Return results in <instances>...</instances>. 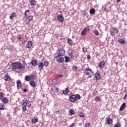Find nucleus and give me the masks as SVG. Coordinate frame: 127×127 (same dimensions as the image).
Masks as SVG:
<instances>
[{"label": "nucleus", "mask_w": 127, "mask_h": 127, "mask_svg": "<svg viewBox=\"0 0 127 127\" xmlns=\"http://www.w3.org/2000/svg\"><path fill=\"white\" fill-rule=\"evenodd\" d=\"M12 69L14 70H20V69H25V67L23 66L22 64L20 62H15L12 64Z\"/></svg>", "instance_id": "nucleus-1"}, {"label": "nucleus", "mask_w": 127, "mask_h": 127, "mask_svg": "<svg viewBox=\"0 0 127 127\" xmlns=\"http://www.w3.org/2000/svg\"><path fill=\"white\" fill-rule=\"evenodd\" d=\"M26 107H28V108H30L31 107V102L26 100L23 102L22 104V109L23 112H26V111H27Z\"/></svg>", "instance_id": "nucleus-2"}, {"label": "nucleus", "mask_w": 127, "mask_h": 127, "mask_svg": "<svg viewBox=\"0 0 127 127\" xmlns=\"http://www.w3.org/2000/svg\"><path fill=\"white\" fill-rule=\"evenodd\" d=\"M85 75H86L88 78H91L94 75V71L90 67H87L84 72Z\"/></svg>", "instance_id": "nucleus-3"}, {"label": "nucleus", "mask_w": 127, "mask_h": 127, "mask_svg": "<svg viewBox=\"0 0 127 127\" xmlns=\"http://www.w3.org/2000/svg\"><path fill=\"white\" fill-rule=\"evenodd\" d=\"M80 99H81V96L79 94L72 95L69 97V101L71 103H74V102H76V101L80 100Z\"/></svg>", "instance_id": "nucleus-4"}, {"label": "nucleus", "mask_w": 127, "mask_h": 127, "mask_svg": "<svg viewBox=\"0 0 127 127\" xmlns=\"http://www.w3.org/2000/svg\"><path fill=\"white\" fill-rule=\"evenodd\" d=\"M25 80H35V75H26L25 76Z\"/></svg>", "instance_id": "nucleus-5"}, {"label": "nucleus", "mask_w": 127, "mask_h": 127, "mask_svg": "<svg viewBox=\"0 0 127 127\" xmlns=\"http://www.w3.org/2000/svg\"><path fill=\"white\" fill-rule=\"evenodd\" d=\"M55 58H56L57 61L58 62H63L64 61V58L62 56H59V55H58Z\"/></svg>", "instance_id": "nucleus-6"}, {"label": "nucleus", "mask_w": 127, "mask_h": 127, "mask_svg": "<svg viewBox=\"0 0 127 127\" xmlns=\"http://www.w3.org/2000/svg\"><path fill=\"white\" fill-rule=\"evenodd\" d=\"M57 19L58 21H59L60 22H63L64 21V17L61 14H59L58 15Z\"/></svg>", "instance_id": "nucleus-7"}, {"label": "nucleus", "mask_w": 127, "mask_h": 127, "mask_svg": "<svg viewBox=\"0 0 127 127\" xmlns=\"http://www.w3.org/2000/svg\"><path fill=\"white\" fill-rule=\"evenodd\" d=\"M59 53L58 54V55L59 56H64L65 55V50L64 49L62 48L59 51Z\"/></svg>", "instance_id": "nucleus-8"}, {"label": "nucleus", "mask_w": 127, "mask_h": 127, "mask_svg": "<svg viewBox=\"0 0 127 127\" xmlns=\"http://www.w3.org/2000/svg\"><path fill=\"white\" fill-rule=\"evenodd\" d=\"M95 77L96 80H100L101 79V73L98 70L95 73Z\"/></svg>", "instance_id": "nucleus-9"}, {"label": "nucleus", "mask_w": 127, "mask_h": 127, "mask_svg": "<svg viewBox=\"0 0 127 127\" xmlns=\"http://www.w3.org/2000/svg\"><path fill=\"white\" fill-rule=\"evenodd\" d=\"M38 70H39V71H41V70L43 69V67H44V64L43 63L41 62L38 64Z\"/></svg>", "instance_id": "nucleus-10"}, {"label": "nucleus", "mask_w": 127, "mask_h": 127, "mask_svg": "<svg viewBox=\"0 0 127 127\" xmlns=\"http://www.w3.org/2000/svg\"><path fill=\"white\" fill-rule=\"evenodd\" d=\"M51 91L54 93H58L59 91V88H58L57 87L54 86L51 88Z\"/></svg>", "instance_id": "nucleus-11"}, {"label": "nucleus", "mask_w": 127, "mask_h": 127, "mask_svg": "<svg viewBox=\"0 0 127 127\" xmlns=\"http://www.w3.org/2000/svg\"><path fill=\"white\" fill-rule=\"evenodd\" d=\"M1 101L3 104H8L9 100L7 97H3Z\"/></svg>", "instance_id": "nucleus-12"}, {"label": "nucleus", "mask_w": 127, "mask_h": 127, "mask_svg": "<svg viewBox=\"0 0 127 127\" xmlns=\"http://www.w3.org/2000/svg\"><path fill=\"white\" fill-rule=\"evenodd\" d=\"M113 119H111L110 118H108L106 120V123L107 125H113Z\"/></svg>", "instance_id": "nucleus-13"}, {"label": "nucleus", "mask_w": 127, "mask_h": 127, "mask_svg": "<svg viewBox=\"0 0 127 127\" xmlns=\"http://www.w3.org/2000/svg\"><path fill=\"white\" fill-rule=\"evenodd\" d=\"M32 41H28L26 45L27 48L30 49L32 47Z\"/></svg>", "instance_id": "nucleus-14"}, {"label": "nucleus", "mask_w": 127, "mask_h": 127, "mask_svg": "<svg viewBox=\"0 0 127 127\" xmlns=\"http://www.w3.org/2000/svg\"><path fill=\"white\" fill-rule=\"evenodd\" d=\"M22 86V83H21V81L20 80H18L17 81V88L19 90L20 88H21V86Z\"/></svg>", "instance_id": "nucleus-15"}, {"label": "nucleus", "mask_w": 127, "mask_h": 127, "mask_svg": "<svg viewBox=\"0 0 127 127\" xmlns=\"http://www.w3.org/2000/svg\"><path fill=\"white\" fill-rule=\"evenodd\" d=\"M126 106H127V104H126V103H124L122 104V105L120 107V112L123 111V110L126 108Z\"/></svg>", "instance_id": "nucleus-16"}, {"label": "nucleus", "mask_w": 127, "mask_h": 127, "mask_svg": "<svg viewBox=\"0 0 127 127\" xmlns=\"http://www.w3.org/2000/svg\"><path fill=\"white\" fill-rule=\"evenodd\" d=\"M67 43L68 45L72 46V45H73V44H74V42H73V40H72V39L69 38L67 39Z\"/></svg>", "instance_id": "nucleus-17"}, {"label": "nucleus", "mask_w": 127, "mask_h": 127, "mask_svg": "<svg viewBox=\"0 0 127 127\" xmlns=\"http://www.w3.org/2000/svg\"><path fill=\"white\" fill-rule=\"evenodd\" d=\"M37 63H38L37 60H32L31 62V64L33 66H37Z\"/></svg>", "instance_id": "nucleus-18"}, {"label": "nucleus", "mask_w": 127, "mask_h": 127, "mask_svg": "<svg viewBox=\"0 0 127 127\" xmlns=\"http://www.w3.org/2000/svg\"><path fill=\"white\" fill-rule=\"evenodd\" d=\"M29 1L31 5H34L36 4V1L35 0H29Z\"/></svg>", "instance_id": "nucleus-19"}, {"label": "nucleus", "mask_w": 127, "mask_h": 127, "mask_svg": "<svg viewBox=\"0 0 127 127\" xmlns=\"http://www.w3.org/2000/svg\"><path fill=\"white\" fill-rule=\"evenodd\" d=\"M3 79L4 80H10V77H9L8 74L7 73L5 76H3Z\"/></svg>", "instance_id": "nucleus-20"}, {"label": "nucleus", "mask_w": 127, "mask_h": 127, "mask_svg": "<svg viewBox=\"0 0 127 127\" xmlns=\"http://www.w3.org/2000/svg\"><path fill=\"white\" fill-rule=\"evenodd\" d=\"M104 65H105V62L104 61H100L99 63V67L100 68H103Z\"/></svg>", "instance_id": "nucleus-21"}, {"label": "nucleus", "mask_w": 127, "mask_h": 127, "mask_svg": "<svg viewBox=\"0 0 127 127\" xmlns=\"http://www.w3.org/2000/svg\"><path fill=\"white\" fill-rule=\"evenodd\" d=\"M87 34V28H84L83 30L81 32V34L82 35H85Z\"/></svg>", "instance_id": "nucleus-22"}, {"label": "nucleus", "mask_w": 127, "mask_h": 127, "mask_svg": "<svg viewBox=\"0 0 127 127\" xmlns=\"http://www.w3.org/2000/svg\"><path fill=\"white\" fill-rule=\"evenodd\" d=\"M111 29L112 30H114L116 33H119V29L118 28H116L115 26H112Z\"/></svg>", "instance_id": "nucleus-23"}, {"label": "nucleus", "mask_w": 127, "mask_h": 127, "mask_svg": "<svg viewBox=\"0 0 127 127\" xmlns=\"http://www.w3.org/2000/svg\"><path fill=\"white\" fill-rule=\"evenodd\" d=\"M63 93L64 95H67L68 93H69V88H66L64 90H63Z\"/></svg>", "instance_id": "nucleus-24"}, {"label": "nucleus", "mask_w": 127, "mask_h": 127, "mask_svg": "<svg viewBox=\"0 0 127 127\" xmlns=\"http://www.w3.org/2000/svg\"><path fill=\"white\" fill-rule=\"evenodd\" d=\"M118 41V42H119V43H121V44H125V43H126V42H125V40L124 39H119Z\"/></svg>", "instance_id": "nucleus-25"}, {"label": "nucleus", "mask_w": 127, "mask_h": 127, "mask_svg": "<svg viewBox=\"0 0 127 127\" xmlns=\"http://www.w3.org/2000/svg\"><path fill=\"white\" fill-rule=\"evenodd\" d=\"M16 13H11V15L9 16V19L11 20L13 19V17H14V16H16Z\"/></svg>", "instance_id": "nucleus-26"}, {"label": "nucleus", "mask_w": 127, "mask_h": 127, "mask_svg": "<svg viewBox=\"0 0 127 127\" xmlns=\"http://www.w3.org/2000/svg\"><path fill=\"white\" fill-rule=\"evenodd\" d=\"M68 114L69 116H72V115H74L75 114V111H74V110L70 109V111L68 112Z\"/></svg>", "instance_id": "nucleus-27"}, {"label": "nucleus", "mask_w": 127, "mask_h": 127, "mask_svg": "<svg viewBox=\"0 0 127 127\" xmlns=\"http://www.w3.org/2000/svg\"><path fill=\"white\" fill-rule=\"evenodd\" d=\"M30 85H31L32 87H35V85H36L35 82H34V81L33 80H31L30 82Z\"/></svg>", "instance_id": "nucleus-28"}, {"label": "nucleus", "mask_w": 127, "mask_h": 127, "mask_svg": "<svg viewBox=\"0 0 127 127\" xmlns=\"http://www.w3.org/2000/svg\"><path fill=\"white\" fill-rule=\"evenodd\" d=\"M89 12H90V14H94V13H95V12H96V10H95V9H94V8H91L90 9Z\"/></svg>", "instance_id": "nucleus-29"}, {"label": "nucleus", "mask_w": 127, "mask_h": 127, "mask_svg": "<svg viewBox=\"0 0 127 127\" xmlns=\"http://www.w3.org/2000/svg\"><path fill=\"white\" fill-rule=\"evenodd\" d=\"M95 102H101V98L99 96H97L94 98Z\"/></svg>", "instance_id": "nucleus-30"}, {"label": "nucleus", "mask_w": 127, "mask_h": 127, "mask_svg": "<svg viewBox=\"0 0 127 127\" xmlns=\"http://www.w3.org/2000/svg\"><path fill=\"white\" fill-rule=\"evenodd\" d=\"M38 122V119H32V124H36Z\"/></svg>", "instance_id": "nucleus-31"}, {"label": "nucleus", "mask_w": 127, "mask_h": 127, "mask_svg": "<svg viewBox=\"0 0 127 127\" xmlns=\"http://www.w3.org/2000/svg\"><path fill=\"white\" fill-rule=\"evenodd\" d=\"M0 110L1 111H3L4 110V107H3V105L2 104L0 103Z\"/></svg>", "instance_id": "nucleus-32"}, {"label": "nucleus", "mask_w": 127, "mask_h": 127, "mask_svg": "<svg viewBox=\"0 0 127 127\" xmlns=\"http://www.w3.org/2000/svg\"><path fill=\"white\" fill-rule=\"evenodd\" d=\"M110 35H111V36H115V35H116V32L114 31H110Z\"/></svg>", "instance_id": "nucleus-33"}, {"label": "nucleus", "mask_w": 127, "mask_h": 127, "mask_svg": "<svg viewBox=\"0 0 127 127\" xmlns=\"http://www.w3.org/2000/svg\"><path fill=\"white\" fill-rule=\"evenodd\" d=\"M64 58L65 62L67 63L69 62V61H70V58H69V57H65Z\"/></svg>", "instance_id": "nucleus-34"}, {"label": "nucleus", "mask_w": 127, "mask_h": 127, "mask_svg": "<svg viewBox=\"0 0 127 127\" xmlns=\"http://www.w3.org/2000/svg\"><path fill=\"white\" fill-rule=\"evenodd\" d=\"M49 65V62L47 61H45L44 63V65L46 67H47V66H48Z\"/></svg>", "instance_id": "nucleus-35"}, {"label": "nucleus", "mask_w": 127, "mask_h": 127, "mask_svg": "<svg viewBox=\"0 0 127 127\" xmlns=\"http://www.w3.org/2000/svg\"><path fill=\"white\" fill-rule=\"evenodd\" d=\"M27 18L28 19H29V21H30V20H32V19H33V16L32 15H30L28 16Z\"/></svg>", "instance_id": "nucleus-36"}, {"label": "nucleus", "mask_w": 127, "mask_h": 127, "mask_svg": "<svg viewBox=\"0 0 127 127\" xmlns=\"http://www.w3.org/2000/svg\"><path fill=\"white\" fill-rule=\"evenodd\" d=\"M79 117L80 118H84L85 117V114H84L83 113L81 112L79 114Z\"/></svg>", "instance_id": "nucleus-37"}, {"label": "nucleus", "mask_w": 127, "mask_h": 127, "mask_svg": "<svg viewBox=\"0 0 127 127\" xmlns=\"http://www.w3.org/2000/svg\"><path fill=\"white\" fill-rule=\"evenodd\" d=\"M85 127H92V126H91V124L89 123H86L85 125Z\"/></svg>", "instance_id": "nucleus-38"}, {"label": "nucleus", "mask_w": 127, "mask_h": 127, "mask_svg": "<svg viewBox=\"0 0 127 127\" xmlns=\"http://www.w3.org/2000/svg\"><path fill=\"white\" fill-rule=\"evenodd\" d=\"M121 123H117L115 126L114 127H121Z\"/></svg>", "instance_id": "nucleus-39"}, {"label": "nucleus", "mask_w": 127, "mask_h": 127, "mask_svg": "<svg viewBox=\"0 0 127 127\" xmlns=\"http://www.w3.org/2000/svg\"><path fill=\"white\" fill-rule=\"evenodd\" d=\"M82 51H83V52H84V53H86V52H87V48H83Z\"/></svg>", "instance_id": "nucleus-40"}, {"label": "nucleus", "mask_w": 127, "mask_h": 127, "mask_svg": "<svg viewBox=\"0 0 127 127\" xmlns=\"http://www.w3.org/2000/svg\"><path fill=\"white\" fill-rule=\"evenodd\" d=\"M27 12H29V10H27L25 12V16L26 17H27V14L26 13Z\"/></svg>", "instance_id": "nucleus-41"}, {"label": "nucleus", "mask_w": 127, "mask_h": 127, "mask_svg": "<svg viewBox=\"0 0 127 127\" xmlns=\"http://www.w3.org/2000/svg\"><path fill=\"white\" fill-rule=\"evenodd\" d=\"M94 34H95V35H99V34H100L99 33V32H98V31H95L94 32Z\"/></svg>", "instance_id": "nucleus-42"}, {"label": "nucleus", "mask_w": 127, "mask_h": 127, "mask_svg": "<svg viewBox=\"0 0 127 127\" xmlns=\"http://www.w3.org/2000/svg\"><path fill=\"white\" fill-rule=\"evenodd\" d=\"M72 69H73V70H77L78 69V67H77V66H73L72 67Z\"/></svg>", "instance_id": "nucleus-43"}, {"label": "nucleus", "mask_w": 127, "mask_h": 127, "mask_svg": "<svg viewBox=\"0 0 127 127\" xmlns=\"http://www.w3.org/2000/svg\"><path fill=\"white\" fill-rule=\"evenodd\" d=\"M69 57L72 58V57H73V53H69Z\"/></svg>", "instance_id": "nucleus-44"}, {"label": "nucleus", "mask_w": 127, "mask_h": 127, "mask_svg": "<svg viewBox=\"0 0 127 127\" xmlns=\"http://www.w3.org/2000/svg\"><path fill=\"white\" fill-rule=\"evenodd\" d=\"M124 100H127V93L124 95Z\"/></svg>", "instance_id": "nucleus-45"}, {"label": "nucleus", "mask_w": 127, "mask_h": 127, "mask_svg": "<svg viewBox=\"0 0 127 127\" xmlns=\"http://www.w3.org/2000/svg\"><path fill=\"white\" fill-rule=\"evenodd\" d=\"M3 98V94L2 93L0 94V99H2Z\"/></svg>", "instance_id": "nucleus-46"}, {"label": "nucleus", "mask_w": 127, "mask_h": 127, "mask_svg": "<svg viewBox=\"0 0 127 127\" xmlns=\"http://www.w3.org/2000/svg\"><path fill=\"white\" fill-rule=\"evenodd\" d=\"M87 58L88 60L91 59V56L90 55H87Z\"/></svg>", "instance_id": "nucleus-47"}, {"label": "nucleus", "mask_w": 127, "mask_h": 127, "mask_svg": "<svg viewBox=\"0 0 127 127\" xmlns=\"http://www.w3.org/2000/svg\"><path fill=\"white\" fill-rule=\"evenodd\" d=\"M23 92H24V93H26L27 92V89H24L23 90Z\"/></svg>", "instance_id": "nucleus-48"}, {"label": "nucleus", "mask_w": 127, "mask_h": 127, "mask_svg": "<svg viewBox=\"0 0 127 127\" xmlns=\"http://www.w3.org/2000/svg\"><path fill=\"white\" fill-rule=\"evenodd\" d=\"M75 125V123H72V124L70 125L69 127H74V125Z\"/></svg>", "instance_id": "nucleus-49"}, {"label": "nucleus", "mask_w": 127, "mask_h": 127, "mask_svg": "<svg viewBox=\"0 0 127 127\" xmlns=\"http://www.w3.org/2000/svg\"><path fill=\"white\" fill-rule=\"evenodd\" d=\"M63 75L62 74H60L58 75V77H59L60 78H61Z\"/></svg>", "instance_id": "nucleus-50"}, {"label": "nucleus", "mask_w": 127, "mask_h": 127, "mask_svg": "<svg viewBox=\"0 0 127 127\" xmlns=\"http://www.w3.org/2000/svg\"><path fill=\"white\" fill-rule=\"evenodd\" d=\"M79 126H80V127H81V126H83V124L82 123H79Z\"/></svg>", "instance_id": "nucleus-51"}, {"label": "nucleus", "mask_w": 127, "mask_h": 127, "mask_svg": "<svg viewBox=\"0 0 127 127\" xmlns=\"http://www.w3.org/2000/svg\"><path fill=\"white\" fill-rule=\"evenodd\" d=\"M58 78H54V79H53V80H58Z\"/></svg>", "instance_id": "nucleus-52"}, {"label": "nucleus", "mask_w": 127, "mask_h": 127, "mask_svg": "<svg viewBox=\"0 0 127 127\" xmlns=\"http://www.w3.org/2000/svg\"><path fill=\"white\" fill-rule=\"evenodd\" d=\"M117 2H120L121 1V0H117Z\"/></svg>", "instance_id": "nucleus-53"}, {"label": "nucleus", "mask_w": 127, "mask_h": 127, "mask_svg": "<svg viewBox=\"0 0 127 127\" xmlns=\"http://www.w3.org/2000/svg\"><path fill=\"white\" fill-rule=\"evenodd\" d=\"M87 31H90V29H87Z\"/></svg>", "instance_id": "nucleus-54"}, {"label": "nucleus", "mask_w": 127, "mask_h": 127, "mask_svg": "<svg viewBox=\"0 0 127 127\" xmlns=\"http://www.w3.org/2000/svg\"><path fill=\"white\" fill-rule=\"evenodd\" d=\"M54 82H55V83H57V80H55Z\"/></svg>", "instance_id": "nucleus-55"}, {"label": "nucleus", "mask_w": 127, "mask_h": 127, "mask_svg": "<svg viewBox=\"0 0 127 127\" xmlns=\"http://www.w3.org/2000/svg\"><path fill=\"white\" fill-rule=\"evenodd\" d=\"M19 39L20 40V39H21V37H19Z\"/></svg>", "instance_id": "nucleus-56"}, {"label": "nucleus", "mask_w": 127, "mask_h": 127, "mask_svg": "<svg viewBox=\"0 0 127 127\" xmlns=\"http://www.w3.org/2000/svg\"><path fill=\"white\" fill-rule=\"evenodd\" d=\"M53 80H52V83L54 84H55V83H54V82H53Z\"/></svg>", "instance_id": "nucleus-57"}, {"label": "nucleus", "mask_w": 127, "mask_h": 127, "mask_svg": "<svg viewBox=\"0 0 127 127\" xmlns=\"http://www.w3.org/2000/svg\"><path fill=\"white\" fill-rule=\"evenodd\" d=\"M8 81V80H6V81Z\"/></svg>", "instance_id": "nucleus-58"}, {"label": "nucleus", "mask_w": 127, "mask_h": 127, "mask_svg": "<svg viewBox=\"0 0 127 127\" xmlns=\"http://www.w3.org/2000/svg\"><path fill=\"white\" fill-rule=\"evenodd\" d=\"M27 81H30L29 80H27Z\"/></svg>", "instance_id": "nucleus-59"}]
</instances>
